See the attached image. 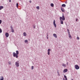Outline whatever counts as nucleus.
I'll return each mask as SVG.
<instances>
[{"label": "nucleus", "mask_w": 80, "mask_h": 80, "mask_svg": "<svg viewBox=\"0 0 80 80\" xmlns=\"http://www.w3.org/2000/svg\"><path fill=\"white\" fill-rule=\"evenodd\" d=\"M68 72V69H65L63 71V73H66V72Z\"/></svg>", "instance_id": "423d86ee"}, {"label": "nucleus", "mask_w": 80, "mask_h": 80, "mask_svg": "<svg viewBox=\"0 0 80 80\" xmlns=\"http://www.w3.org/2000/svg\"><path fill=\"white\" fill-rule=\"evenodd\" d=\"M61 11H62V12H65V9H64V8L61 7Z\"/></svg>", "instance_id": "6e6552de"}, {"label": "nucleus", "mask_w": 80, "mask_h": 80, "mask_svg": "<svg viewBox=\"0 0 80 80\" xmlns=\"http://www.w3.org/2000/svg\"><path fill=\"white\" fill-rule=\"evenodd\" d=\"M15 65L16 67H19V63L17 62H16L15 63Z\"/></svg>", "instance_id": "39448f33"}, {"label": "nucleus", "mask_w": 80, "mask_h": 80, "mask_svg": "<svg viewBox=\"0 0 80 80\" xmlns=\"http://www.w3.org/2000/svg\"><path fill=\"white\" fill-rule=\"evenodd\" d=\"M24 42L25 43H27V44L28 43V40H25L24 41Z\"/></svg>", "instance_id": "2eb2a0df"}, {"label": "nucleus", "mask_w": 80, "mask_h": 80, "mask_svg": "<svg viewBox=\"0 0 80 80\" xmlns=\"http://www.w3.org/2000/svg\"><path fill=\"white\" fill-rule=\"evenodd\" d=\"M16 53H15V52H13V56L14 57H16V58H18V54L19 53V52H18V51H16Z\"/></svg>", "instance_id": "f03ea898"}, {"label": "nucleus", "mask_w": 80, "mask_h": 80, "mask_svg": "<svg viewBox=\"0 0 80 80\" xmlns=\"http://www.w3.org/2000/svg\"><path fill=\"white\" fill-rule=\"evenodd\" d=\"M0 80H3V77L2 76L0 77Z\"/></svg>", "instance_id": "f3484780"}, {"label": "nucleus", "mask_w": 80, "mask_h": 80, "mask_svg": "<svg viewBox=\"0 0 80 80\" xmlns=\"http://www.w3.org/2000/svg\"><path fill=\"white\" fill-rule=\"evenodd\" d=\"M53 25L54 26V27L55 28H56V24H55V20H54L53 21Z\"/></svg>", "instance_id": "1a4fd4ad"}, {"label": "nucleus", "mask_w": 80, "mask_h": 80, "mask_svg": "<svg viewBox=\"0 0 80 80\" xmlns=\"http://www.w3.org/2000/svg\"><path fill=\"white\" fill-rule=\"evenodd\" d=\"M66 80H67V78H65Z\"/></svg>", "instance_id": "f704fd0d"}, {"label": "nucleus", "mask_w": 80, "mask_h": 80, "mask_svg": "<svg viewBox=\"0 0 80 80\" xmlns=\"http://www.w3.org/2000/svg\"><path fill=\"white\" fill-rule=\"evenodd\" d=\"M34 68V67L33 66H32L31 67V69L32 70H33Z\"/></svg>", "instance_id": "b1692460"}, {"label": "nucleus", "mask_w": 80, "mask_h": 80, "mask_svg": "<svg viewBox=\"0 0 80 80\" xmlns=\"http://www.w3.org/2000/svg\"><path fill=\"white\" fill-rule=\"evenodd\" d=\"M59 19L61 22V24H63V21L65 20V16H64V15H62V17H60Z\"/></svg>", "instance_id": "f257e3e1"}, {"label": "nucleus", "mask_w": 80, "mask_h": 80, "mask_svg": "<svg viewBox=\"0 0 80 80\" xmlns=\"http://www.w3.org/2000/svg\"><path fill=\"white\" fill-rule=\"evenodd\" d=\"M3 8V6H0V10H2V9Z\"/></svg>", "instance_id": "dca6fc26"}, {"label": "nucleus", "mask_w": 80, "mask_h": 80, "mask_svg": "<svg viewBox=\"0 0 80 80\" xmlns=\"http://www.w3.org/2000/svg\"><path fill=\"white\" fill-rule=\"evenodd\" d=\"M2 21L1 20H0V24H1L2 23Z\"/></svg>", "instance_id": "a878e982"}, {"label": "nucleus", "mask_w": 80, "mask_h": 80, "mask_svg": "<svg viewBox=\"0 0 80 80\" xmlns=\"http://www.w3.org/2000/svg\"><path fill=\"white\" fill-rule=\"evenodd\" d=\"M58 76H60V73L58 72Z\"/></svg>", "instance_id": "cd10ccee"}, {"label": "nucleus", "mask_w": 80, "mask_h": 80, "mask_svg": "<svg viewBox=\"0 0 80 80\" xmlns=\"http://www.w3.org/2000/svg\"><path fill=\"white\" fill-rule=\"evenodd\" d=\"M51 7H53V6H54V5L53 3H51Z\"/></svg>", "instance_id": "aec40b11"}, {"label": "nucleus", "mask_w": 80, "mask_h": 80, "mask_svg": "<svg viewBox=\"0 0 80 80\" xmlns=\"http://www.w3.org/2000/svg\"><path fill=\"white\" fill-rule=\"evenodd\" d=\"M62 7H65L66 5L65 4H63L62 5Z\"/></svg>", "instance_id": "ddd939ff"}, {"label": "nucleus", "mask_w": 80, "mask_h": 80, "mask_svg": "<svg viewBox=\"0 0 80 80\" xmlns=\"http://www.w3.org/2000/svg\"><path fill=\"white\" fill-rule=\"evenodd\" d=\"M16 6L17 8H18V3H17Z\"/></svg>", "instance_id": "4be33fe9"}, {"label": "nucleus", "mask_w": 80, "mask_h": 80, "mask_svg": "<svg viewBox=\"0 0 80 80\" xmlns=\"http://www.w3.org/2000/svg\"><path fill=\"white\" fill-rule=\"evenodd\" d=\"M33 28H35V26L33 25Z\"/></svg>", "instance_id": "c756f323"}, {"label": "nucleus", "mask_w": 80, "mask_h": 80, "mask_svg": "<svg viewBox=\"0 0 80 80\" xmlns=\"http://www.w3.org/2000/svg\"><path fill=\"white\" fill-rule=\"evenodd\" d=\"M47 39H48V37H47Z\"/></svg>", "instance_id": "72a5a7b5"}, {"label": "nucleus", "mask_w": 80, "mask_h": 80, "mask_svg": "<svg viewBox=\"0 0 80 80\" xmlns=\"http://www.w3.org/2000/svg\"><path fill=\"white\" fill-rule=\"evenodd\" d=\"M23 35L24 36H25V37H26V36H27V33L25 32H24L23 33Z\"/></svg>", "instance_id": "4468645a"}, {"label": "nucleus", "mask_w": 80, "mask_h": 80, "mask_svg": "<svg viewBox=\"0 0 80 80\" xmlns=\"http://www.w3.org/2000/svg\"><path fill=\"white\" fill-rule=\"evenodd\" d=\"M68 35L69 38H70V39H72V36H71V35H70V33L68 34Z\"/></svg>", "instance_id": "f8f14e48"}, {"label": "nucleus", "mask_w": 80, "mask_h": 80, "mask_svg": "<svg viewBox=\"0 0 80 80\" xmlns=\"http://www.w3.org/2000/svg\"><path fill=\"white\" fill-rule=\"evenodd\" d=\"M11 28L12 32V33H13V32H14V30H13V27H12V26L11 27Z\"/></svg>", "instance_id": "9d476101"}, {"label": "nucleus", "mask_w": 80, "mask_h": 80, "mask_svg": "<svg viewBox=\"0 0 80 80\" xmlns=\"http://www.w3.org/2000/svg\"><path fill=\"white\" fill-rule=\"evenodd\" d=\"M64 77L65 78H67V76L65 75H64Z\"/></svg>", "instance_id": "bb28decb"}, {"label": "nucleus", "mask_w": 80, "mask_h": 80, "mask_svg": "<svg viewBox=\"0 0 80 80\" xmlns=\"http://www.w3.org/2000/svg\"><path fill=\"white\" fill-rule=\"evenodd\" d=\"M5 36L7 38L8 37H9V34L8 32H6Z\"/></svg>", "instance_id": "20e7f679"}, {"label": "nucleus", "mask_w": 80, "mask_h": 80, "mask_svg": "<svg viewBox=\"0 0 80 80\" xmlns=\"http://www.w3.org/2000/svg\"><path fill=\"white\" fill-rule=\"evenodd\" d=\"M65 3H67V1H66V2H65Z\"/></svg>", "instance_id": "e433bc0d"}, {"label": "nucleus", "mask_w": 80, "mask_h": 80, "mask_svg": "<svg viewBox=\"0 0 80 80\" xmlns=\"http://www.w3.org/2000/svg\"><path fill=\"white\" fill-rule=\"evenodd\" d=\"M29 2H30V3H32V1H30Z\"/></svg>", "instance_id": "2f4dec72"}, {"label": "nucleus", "mask_w": 80, "mask_h": 80, "mask_svg": "<svg viewBox=\"0 0 80 80\" xmlns=\"http://www.w3.org/2000/svg\"><path fill=\"white\" fill-rule=\"evenodd\" d=\"M2 29H1V28H0V33H2Z\"/></svg>", "instance_id": "5701e85b"}, {"label": "nucleus", "mask_w": 80, "mask_h": 80, "mask_svg": "<svg viewBox=\"0 0 80 80\" xmlns=\"http://www.w3.org/2000/svg\"><path fill=\"white\" fill-rule=\"evenodd\" d=\"M9 2H11V0H9Z\"/></svg>", "instance_id": "c9c22d12"}, {"label": "nucleus", "mask_w": 80, "mask_h": 80, "mask_svg": "<svg viewBox=\"0 0 80 80\" xmlns=\"http://www.w3.org/2000/svg\"><path fill=\"white\" fill-rule=\"evenodd\" d=\"M36 8L38 10H39L40 9V7L39 6H37Z\"/></svg>", "instance_id": "6ab92c4d"}, {"label": "nucleus", "mask_w": 80, "mask_h": 80, "mask_svg": "<svg viewBox=\"0 0 80 80\" xmlns=\"http://www.w3.org/2000/svg\"><path fill=\"white\" fill-rule=\"evenodd\" d=\"M62 67H66V65H65V64L63 63L62 64Z\"/></svg>", "instance_id": "a211bd4d"}, {"label": "nucleus", "mask_w": 80, "mask_h": 80, "mask_svg": "<svg viewBox=\"0 0 80 80\" xmlns=\"http://www.w3.org/2000/svg\"><path fill=\"white\" fill-rule=\"evenodd\" d=\"M8 63L9 65H11V63H12L11 62L9 61L8 62Z\"/></svg>", "instance_id": "393cba45"}, {"label": "nucleus", "mask_w": 80, "mask_h": 80, "mask_svg": "<svg viewBox=\"0 0 80 80\" xmlns=\"http://www.w3.org/2000/svg\"><path fill=\"white\" fill-rule=\"evenodd\" d=\"M75 67L76 70H78V69L80 68V67H79V66L77 65H75Z\"/></svg>", "instance_id": "7ed1b4c3"}, {"label": "nucleus", "mask_w": 80, "mask_h": 80, "mask_svg": "<svg viewBox=\"0 0 80 80\" xmlns=\"http://www.w3.org/2000/svg\"><path fill=\"white\" fill-rule=\"evenodd\" d=\"M76 21L77 22V20H78V19H77L76 20Z\"/></svg>", "instance_id": "473e14b6"}, {"label": "nucleus", "mask_w": 80, "mask_h": 80, "mask_svg": "<svg viewBox=\"0 0 80 80\" xmlns=\"http://www.w3.org/2000/svg\"><path fill=\"white\" fill-rule=\"evenodd\" d=\"M77 40H79V37H77Z\"/></svg>", "instance_id": "c85d7f7f"}, {"label": "nucleus", "mask_w": 80, "mask_h": 80, "mask_svg": "<svg viewBox=\"0 0 80 80\" xmlns=\"http://www.w3.org/2000/svg\"><path fill=\"white\" fill-rule=\"evenodd\" d=\"M67 64L68 65V62H67Z\"/></svg>", "instance_id": "7c9ffc66"}, {"label": "nucleus", "mask_w": 80, "mask_h": 80, "mask_svg": "<svg viewBox=\"0 0 80 80\" xmlns=\"http://www.w3.org/2000/svg\"><path fill=\"white\" fill-rule=\"evenodd\" d=\"M50 51H51V49H48V54L49 55H50Z\"/></svg>", "instance_id": "0eeeda50"}, {"label": "nucleus", "mask_w": 80, "mask_h": 80, "mask_svg": "<svg viewBox=\"0 0 80 80\" xmlns=\"http://www.w3.org/2000/svg\"><path fill=\"white\" fill-rule=\"evenodd\" d=\"M48 34L47 35V37H48Z\"/></svg>", "instance_id": "4c0bfd02"}, {"label": "nucleus", "mask_w": 80, "mask_h": 80, "mask_svg": "<svg viewBox=\"0 0 80 80\" xmlns=\"http://www.w3.org/2000/svg\"><path fill=\"white\" fill-rule=\"evenodd\" d=\"M53 36H54L55 38H57V34L55 33L53 34Z\"/></svg>", "instance_id": "9b49d317"}, {"label": "nucleus", "mask_w": 80, "mask_h": 80, "mask_svg": "<svg viewBox=\"0 0 80 80\" xmlns=\"http://www.w3.org/2000/svg\"><path fill=\"white\" fill-rule=\"evenodd\" d=\"M68 34L70 33V31H69V29H68Z\"/></svg>", "instance_id": "412c9836"}, {"label": "nucleus", "mask_w": 80, "mask_h": 80, "mask_svg": "<svg viewBox=\"0 0 80 80\" xmlns=\"http://www.w3.org/2000/svg\"><path fill=\"white\" fill-rule=\"evenodd\" d=\"M64 80H65V79H64Z\"/></svg>", "instance_id": "58836bf2"}]
</instances>
